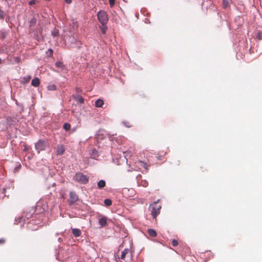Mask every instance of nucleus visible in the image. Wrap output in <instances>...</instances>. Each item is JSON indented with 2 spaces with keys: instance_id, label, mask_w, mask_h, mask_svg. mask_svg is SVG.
<instances>
[{
  "instance_id": "f257e3e1",
  "label": "nucleus",
  "mask_w": 262,
  "mask_h": 262,
  "mask_svg": "<svg viewBox=\"0 0 262 262\" xmlns=\"http://www.w3.org/2000/svg\"><path fill=\"white\" fill-rule=\"evenodd\" d=\"M159 201V200H158L157 202H155L154 204L150 205L149 206L151 215L154 219H156L157 215H159L160 213L161 206L160 205H157Z\"/></svg>"
},
{
  "instance_id": "f03ea898",
  "label": "nucleus",
  "mask_w": 262,
  "mask_h": 262,
  "mask_svg": "<svg viewBox=\"0 0 262 262\" xmlns=\"http://www.w3.org/2000/svg\"><path fill=\"white\" fill-rule=\"evenodd\" d=\"M97 17L102 25H106L108 20V15L105 11H99L97 13Z\"/></svg>"
},
{
  "instance_id": "7ed1b4c3",
  "label": "nucleus",
  "mask_w": 262,
  "mask_h": 262,
  "mask_svg": "<svg viewBox=\"0 0 262 262\" xmlns=\"http://www.w3.org/2000/svg\"><path fill=\"white\" fill-rule=\"evenodd\" d=\"M74 179L81 184H86L89 181L88 177L81 173H76L74 177Z\"/></svg>"
},
{
  "instance_id": "20e7f679",
  "label": "nucleus",
  "mask_w": 262,
  "mask_h": 262,
  "mask_svg": "<svg viewBox=\"0 0 262 262\" xmlns=\"http://www.w3.org/2000/svg\"><path fill=\"white\" fill-rule=\"evenodd\" d=\"M48 146V143L46 140H39L35 144V148L39 153L40 151L44 150Z\"/></svg>"
},
{
  "instance_id": "39448f33",
  "label": "nucleus",
  "mask_w": 262,
  "mask_h": 262,
  "mask_svg": "<svg viewBox=\"0 0 262 262\" xmlns=\"http://www.w3.org/2000/svg\"><path fill=\"white\" fill-rule=\"evenodd\" d=\"M137 182L139 186H142L144 187H146L148 186V182L145 180L142 179V176L138 175L137 177Z\"/></svg>"
},
{
  "instance_id": "423d86ee",
  "label": "nucleus",
  "mask_w": 262,
  "mask_h": 262,
  "mask_svg": "<svg viewBox=\"0 0 262 262\" xmlns=\"http://www.w3.org/2000/svg\"><path fill=\"white\" fill-rule=\"evenodd\" d=\"M78 200V195L74 192H71L70 193V204L75 203Z\"/></svg>"
},
{
  "instance_id": "0eeeda50",
  "label": "nucleus",
  "mask_w": 262,
  "mask_h": 262,
  "mask_svg": "<svg viewBox=\"0 0 262 262\" xmlns=\"http://www.w3.org/2000/svg\"><path fill=\"white\" fill-rule=\"evenodd\" d=\"M65 151V148L62 145H58L56 147V154L57 155H62Z\"/></svg>"
},
{
  "instance_id": "6e6552de",
  "label": "nucleus",
  "mask_w": 262,
  "mask_h": 262,
  "mask_svg": "<svg viewBox=\"0 0 262 262\" xmlns=\"http://www.w3.org/2000/svg\"><path fill=\"white\" fill-rule=\"evenodd\" d=\"M72 232L76 237L80 236L81 234V230L77 228H72Z\"/></svg>"
},
{
  "instance_id": "1a4fd4ad",
  "label": "nucleus",
  "mask_w": 262,
  "mask_h": 262,
  "mask_svg": "<svg viewBox=\"0 0 262 262\" xmlns=\"http://www.w3.org/2000/svg\"><path fill=\"white\" fill-rule=\"evenodd\" d=\"M99 224L101 227H105L107 225V217L103 216L99 220Z\"/></svg>"
},
{
  "instance_id": "9d476101",
  "label": "nucleus",
  "mask_w": 262,
  "mask_h": 262,
  "mask_svg": "<svg viewBox=\"0 0 262 262\" xmlns=\"http://www.w3.org/2000/svg\"><path fill=\"white\" fill-rule=\"evenodd\" d=\"M137 165L140 168L141 167H143L146 170H147V169H148V165H147V164L146 163H145V162H143V161H139L137 162Z\"/></svg>"
},
{
  "instance_id": "9b49d317",
  "label": "nucleus",
  "mask_w": 262,
  "mask_h": 262,
  "mask_svg": "<svg viewBox=\"0 0 262 262\" xmlns=\"http://www.w3.org/2000/svg\"><path fill=\"white\" fill-rule=\"evenodd\" d=\"M31 84L35 87H37V86H39V85L40 84L39 79L38 78H35L33 79L32 80Z\"/></svg>"
},
{
  "instance_id": "f8f14e48",
  "label": "nucleus",
  "mask_w": 262,
  "mask_h": 262,
  "mask_svg": "<svg viewBox=\"0 0 262 262\" xmlns=\"http://www.w3.org/2000/svg\"><path fill=\"white\" fill-rule=\"evenodd\" d=\"M147 232L148 233V234L151 236V237H156L157 235V232L156 231L154 230V229H149L147 230Z\"/></svg>"
},
{
  "instance_id": "ddd939ff",
  "label": "nucleus",
  "mask_w": 262,
  "mask_h": 262,
  "mask_svg": "<svg viewBox=\"0 0 262 262\" xmlns=\"http://www.w3.org/2000/svg\"><path fill=\"white\" fill-rule=\"evenodd\" d=\"M103 104H104L103 101L101 99H98L95 102V106L97 107H102V105H103Z\"/></svg>"
},
{
  "instance_id": "4468645a",
  "label": "nucleus",
  "mask_w": 262,
  "mask_h": 262,
  "mask_svg": "<svg viewBox=\"0 0 262 262\" xmlns=\"http://www.w3.org/2000/svg\"><path fill=\"white\" fill-rule=\"evenodd\" d=\"M106 183L104 180H101L99 181L97 183L98 187L99 189H102L105 186Z\"/></svg>"
},
{
  "instance_id": "2eb2a0df",
  "label": "nucleus",
  "mask_w": 262,
  "mask_h": 262,
  "mask_svg": "<svg viewBox=\"0 0 262 262\" xmlns=\"http://www.w3.org/2000/svg\"><path fill=\"white\" fill-rule=\"evenodd\" d=\"M74 98L80 103H83L84 102V99L81 96L77 95L74 96Z\"/></svg>"
},
{
  "instance_id": "dca6fc26",
  "label": "nucleus",
  "mask_w": 262,
  "mask_h": 262,
  "mask_svg": "<svg viewBox=\"0 0 262 262\" xmlns=\"http://www.w3.org/2000/svg\"><path fill=\"white\" fill-rule=\"evenodd\" d=\"M128 249H124L121 253V258L122 259H125V257L126 256V255L128 253Z\"/></svg>"
},
{
  "instance_id": "f3484780",
  "label": "nucleus",
  "mask_w": 262,
  "mask_h": 262,
  "mask_svg": "<svg viewBox=\"0 0 262 262\" xmlns=\"http://www.w3.org/2000/svg\"><path fill=\"white\" fill-rule=\"evenodd\" d=\"M104 203L106 206H110L112 205V202L111 200L107 199L104 200Z\"/></svg>"
},
{
  "instance_id": "a211bd4d",
  "label": "nucleus",
  "mask_w": 262,
  "mask_h": 262,
  "mask_svg": "<svg viewBox=\"0 0 262 262\" xmlns=\"http://www.w3.org/2000/svg\"><path fill=\"white\" fill-rule=\"evenodd\" d=\"M63 128L66 131L69 130L70 129V128H71V125H70V124H69L68 123H64V125H63Z\"/></svg>"
},
{
  "instance_id": "6ab92c4d",
  "label": "nucleus",
  "mask_w": 262,
  "mask_h": 262,
  "mask_svg": "<svg viewBox=\"0 0 262 262\" xmlns=\"http://www.w3.org/2000/svg\"><path fill=\"white\" fill-rule=\"evenodd\" d=\"M55 65H56V67L60 68H61V69L63 68V67H64L63 63L62 62H60V61L57 62L55 63Z\"/></svg>"
},
{
  "instance_id": "aec40b11",
  "label": "nucleus",
  "mask_w": 262,
  "mask_h": 262,
  "mask_svg": "<svg viewBox=\"0 0 262 262\" xmlns=\"http://www.w3.org/2000/svg\"><path fill=\"white\" fill-rule=\"evenodd\" d=\"M56 85L54 84H51L48 86V89L50 91H54L56 90Z\"/></svg>"
},
{
  "instance_id": "412c9836",
  "label": "nucleus",
  "mask_w": 262,
  "mask_h": 262,
  "mask_svg": "<svg viewBox=\"0 0 262 262\" xmlns=\"http://www.w3.org/2000/svg\"><path fill=\"white\" fill-rule=\"evenodd\" d=\"M101 32L103 34H105L106 30H107V27L106 25H102V27H101Z\"/></svg>"
},
{
  "instance_id": "4be33fe9",
  "label": "nucleus",
  "mask_w": 262,
  "mask_h": 262,
  "mask_svg": "<svg viewBox=\"0 0 262 262\" xmlns=\"http://www.w3.org/2000/svg\"><path fill=\"white\" fill-rule=\"evenodd\" d=\"M59 33L58 30L57 29H54L52 31V35L53 36L55 37L58 35Z\"/></svg>"
},
{
  "instance_id": "5701e85b",
  "label": "nucleus",
  "mask_w": 262,
  "mask_h": 262,
  "mask_svg": "<svg viewBox=\"0 0 262 262\" xmlns=\"http://www.w3.org/2000/svg\"><path fill=\"white\" fill-rule=\"evenodd\" d=\"M37 2V0H31L29 2V5L32 6L36 4Z\"/></svg>"
},
{
  "instance_id": "b1692460",
  "label": "nucleus",
  "mask_w": 262,
  "mask_h": 262,
  "mask_svg": "<svg viewBox=\"0 0 262 262\" xmlns=\"http://www.w3.org/2000/svg\"><path fill=\"white\" fill-rule=\"evenodd\" d=\"M223 6L224 8H227L228 6V2L226 0H223Z\"/></svg>"
},
{
  "instance_id": "393cba45",
  "label": "nucleus",
  "mask_w": 262,
  "mask_h": 262,
  "mask_svg": "<svg viewBox=\"0 0 262 262\" xmlns=\"http://www.w3.org/2000/svg\"><path fill=\"white\" fill-rule=\"evenodd\" d=\"M109 3L111 8L113 7L115 5V0H109Z\"/></svg>"
},
{
  "instance_id": "a878e982",
  "label": "nucleus",
  "mask_w": 262,
  "mask_h": 262,
  "mask_svg": "<svg viewBox=\"0 0 262 262\" xmlns=\"http://www.w3.org/2000/svg\"><path fill=\"white\" fill-rule=\"evenodd\" d=\"M171 243L172 245L174 247H176L178 245V242L176 239H172Z\"/></svg>"
},
{
  "instance_id": "bb28decb",
  "label": "nucleus",
  "mask_w": 262,
  "mask_h": 262,
  "mask_svg": "<svg viewBox=\"0 0 262 262\" xmlns=\"http://www.w3.org/2000/svg\"><path fill=\"white\" fill-rule=\"evenodd\" d=\"M4 12L0 9V19L4 18Z\"/></svg>"
},
{
  "instance_id": "cd10ccee",
  "label": "nucleus",
  "mask_w": 262,
  "mask_h": 262,
  "mask_svg": "<svg viewBox=\"0 0 262 262\" xmlns=\"http://www.w3.org/2000/svg\"><path fill=\"white\" fill-rule=\"evenodd\" d=\"M49 52L50 53V55H49V56L50 57H52V55H53V51L51 49H50L48 50V53Z\"/></svg>"
},
{
  "instance_id": "c85d7f7f",
  "label": "nucleus",
  "mask_w": 262,
  "mask_h": 262,
  "mask_svg": "<svg viewBox=\"0 0 262 262\" xmlns=\"http://www.w3.org/2000/svg\"><path fill=\"white\" fill-rule=\"evenodd\" d=\"M31 25L35 24L36 23V19L35 18H33L30 21Z\"/></svg>"
},
{
  "instance_id": "c756f323",
  "label": "nucleus",
  "mask_w": 262,
  "mask_h": 262,
  "mask_svg": "<svg viewBox=\"0 0 262 262\" xmlns=\"http://www.w3.org/2000/svg\"><path fill=\"white\" fill-rule=\"evenodd\" d=\"M174 164L177 166H179L180 164V161L179 160H177L176 161H175Z\"/></svg>"
},
{
  "instance_id": "7c9ffc66",
  "label": "nucleus",
  "mask_w": 262,
  "mask_h": 262,
  "mask_svg": "<svg viewBox=\"0 0 262 262\" xmlns=\"http://www.w3.org/2000/svg\"><path fill=\"white\" fill-rule=\"evenodd\" d=\"M5 242V239H4V238L0 239V245L4 244Z\"/></svg>"
},
{
  "instance_id": "2f4dec72",
  "label": "nucleus",
  "mask_w": 262,
  "mask_h": 262,
  "mask_svg": "<svg viewBox=\"0 0 262 262\" xmlns=\"http://www.w3.org/2000/svg\"><path fill=\"white\" fill-rule=\"evenodd\" d=\"M76 92L77 93H79L81 92V90L78 88H76Z\"/></svg>"
},
{
  "instance_id": "473e14b6",
  "label": "nucleus",
  "mask_w": 262,
  "mask_h": 262,
  "mask_svg": "<svg viewBox=\"0 0 262 262\" xmlns=\"http://www.w3.org/2000/svg\"><path fill=\"white\" fill-rule=\"evenodd\" d=\"M66 2L68 4H70L72 2V0H65Z\"/></svg>"
},
{
  "instance_id": "72a5a7b5",
  "label": "nucleus",
  "mask_w": 262,
  "mask_h": 262,
  "mask_svg": "<svg viewBox=\"0 0 262 262\" xmlns=\"http://www.w3.org/2000/svg\"><path fill=\"white\" fill-rule=\"evenodd\" d=\"M30 217V216H26V217H27V219L29 218Z\"/></svg>"
},
{
  "instance_id": "f704fd0d",
  "label": "nucleus",
  "mask_w": 262,
  "mask_h": 262,
  "mask_svg": "<svg viewBox=\"0 0 262 262\" xmlns=\"http://www.w3.org/2000/svg\"><path fill=\"white\" fill-rule=\"evenodd\" d=\"M1 61H2V60H1V59L0 58V63H1Z\"/></svg>"
}]
</instances>
